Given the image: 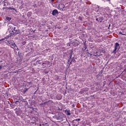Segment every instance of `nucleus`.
Returning a JSON list of instances; mask_svg holds the SVG:
<instances>
[{"instance_id":"18","label":"nucleus","mask_w":126,"mask_h":126,"mask_svg":"<svg viewBox=\"0 0 126 126\" xmlns=\"http://www.w3.org/2000/svg\"><path fill=\"white\" fill-rule=\"evenodd\" d=\"M74 121H76V122H79V121H80V119H75L74 120Z\"/></svg>"},{"instance_id":"12","label":"nucleus","mask_w":126,"mask_h":126,"mask_svg":"<svg viewBox=\"0 0 126 126\" xmlns=\"http://www.w3.org/2000/svg\"><path fill=\"white\" fill-rule=\"evenodd\" d=\"M86 49H87V46H86V44H84V46L83 48L82 49L83 51H85V50H86Z\"/></svg>"},{"instance_id":"5","label":"nucleus","mask_w":126,"mask_h":126,"mask_svg":"<svg viewBox=\"0 0 126 126\" xmlns=\"http://www.w3.org/2000/svg\"><path fill=\"white\" fill-rule=\"evenodd\" d=\"M94 10L96 12H98L99 11V6L97 5H95L94 6Z\"/></svg>"},{"instance_id":"20","label":"nucleus","mask_w":126,"mask_h":126,"mask_svg":"<svg viewBox=\"0 0 126 126\" xmlns=\"http://www.w3.org/2000/svg\"><path fill=\"white\" fill-rule=\"evenodd\" d=\"M43 66H46V63H42Z\"/></svg>"},{"instance_id":"17","label":"nucleus","mask_w":126,"mask_h":126,"mask_svg":"<svg viewBox=\"0 0 126 126\" xmlns=\"http://www.w3.org/2000/svg\"><path fill=\"white\" fill-rule=\"evenodd\" d=\"M95 20H96V21H100V20H101V18H99L98 19V18H96V19H95Z\"/></svg>"},{"instance_id":"7","label":"nucleus","mask_w":126,"mask_h":126,"mask_svg":"<svg viewBox=\"0 0 126 126\" xmlns=\"http://www.w3.org/2000/svg\"><path fill=\"white\" fill-rule=\"evenodd\" d=\"M65 113L67 114V116H70L71 114L70 113V110H65Z\"/></svg>"},{"instance_id":"8","label":"nucleus","mask_w":126,"mask_h":126,"mask_svg":"<svg viewBox=\"0 0 126 126\" xmlns=\"http://www.w3.org/2000/svg\"><path fill=\"white\" fill-rule=\"evenodd\" d=\"M59 7L61 8V9H63V8H65L64 4H59Z\"/></svg>"},{"instance_id":"28","label":"nucleus","mask_w":126,"mask_h":126,"mask_svg":"<svg viewBox=\"0 0 126 126\" xmlns=\"http://www.w3.org/2000/svg\"><path fill=\"white\" fill-rule=\"evenodd\" d=\"M109 1H110V0H108Z\"/></svg>"},{"instance_id":"26","label":"nucleus","mask_w":126,"mask_h":126,"mask_svg":"<svg viewBox=\"0 0 126 126\" xmlns=\"http://www.w3.org/2000/svg\"><path fill=\"white\" fill-rule=\"evenodd\" d=\"M54 0H51V1H54Z\"/></svg>"},{"instance_id":"10","label":"nucleus","mask_w":126,"mask_h":126,"mask_svg":"<svg viewBox=\"0 0 126 126\" xmlns=\"http://www.w3.org/2000/svg\"><path fill=\"white\" fill-rule=\"evenodd\" d=\"M57 98L58 99V100H62V95L61 94H58L57 96Z\"/></svg>"},{"instance_id":"24","label":"nucleus","mask_w":126,"mask_h":126,"mask_svg":"<svg viewBox=\"0 0 126 126\" xmlns=\"http://www.w3.org/2000/svg\"><path fill=\"white\" fill-rule=\"evenodd\" d=\"M98 55H94L95 57H98Z\"/></svg>"},{"instance_id":"21","label":"nucleus","mask_w":126,"mask_h":126,"mask_svg":"<svg viewBox=\"0 0 126 126\" xmlns=\"http://www.w3.org/2000/svg\"><path fill=\"white\" fill-rule=\"evenodd\" d=\"M12 29H13V30H14V31H15V27H13Z\"/></svg>"},{"instance_id":"27","label":"nucleus","mask_w":126,"mask_h":126,"mask_svg":"<svg viewBox=\"0 0 126 126\" xmlns=\"http://www.w3.org/2000/svg\"><path fill=\"white\" fill-rule=\"evenodd\" d=\"M47 63H50L49 62H47Z\"/></svg>"},{"instance_id":"15","label":"nucleus","mask_w":126,"mask_h":126,"mask_svg":"<svg viewBox=\"0 0 126 126\" xmlns=\"http://www.w3.org/2000/svg\"><path fill=\"white\" fill-rule=\"evenodd\" d=\"M9 9H10V10H15V8H13V7H9Z\"/></svg>"},{"instance_id":"25","label":"nucleus","mask_w":126,"mask_h":126,"mask_svg":"<svg viewBox=\"0 0 126 126\" xmlns=\"http://www.w3.org/2000/svg\"><path fill=\"white\" fill-rule=\"evenodd\" d=\"M2 68V67H1V65L0 66V69H1Z\"/></svg>"},{"instance_id":"22","label":"nucleus","mask_w":126,"mask_h":126,"mask_svg":"<svg viewBox=\"0 0 126 126\" xmlns=\"http://www.w3.org/2000/svg\"><path fill=\"white\" fill-rule=\"evenodd\" d=\"M72 108H74V107H75V105H74V104H73V105H72Z\"/></svg>"},{"instance_id":"3","label":"nucleus","mask_w":126,"mask_h":126,"mask_svg":"<svg viewBox=\"0 0 126 126\" xmlns=\"http://www.w3.org/2000/svg\"><path fill=\"white\" fill-rule=\"evenodd\" d=\"M57 120L63 121L64 119V114L61 113L59 117H57Z\"/></svg>"},{"instance_id":"1","label":"nucleus","mask_w":126,"mask_h":126,"mask_svg":"<svg viewBox=\"0 0 126 126\" xmlns=\"http://www.w3.org/2000/svg\"><path fill=\"white\" fill-rule=\"evenodd\" d=\"M7 43H8V44H10L11 48H14V50L18 51V48L17 47V46H16V44H15V43H14V41H7Z\"/></svg>"},{"instance_id":"4","label":"nucleus","mask_w":126,"mask_h":126,"mask_svg":"<svg viewBox=\"0 0 126 126\" xmlns=\"http://www.w3.org/2000/svg\"><path fill=\"white\" fill-rule=\"evenodd\" d=\"M57 14H59V11L57 9H54L52 11V15H57Z\"/></svg>"},{"instance_id":"13","label":"nucleus","mask_w":126,"mask_h":126,"mask_svg":"<svg viewBox=\"0 0 126 126\" xmlns=\"http://www.w3.org/2000/svg\"><path fill=\"white\" fill-rule=\"evenodd\" d=\"M7 38H8V36H6L5 37H4V38L0 39V42H1L2 41H4V40H5L6 39H7Z\"/></svg>"},{"instance_id":"9","label":"nucleus","mask_w":126,"mask_h":126,"mask_svg":"<svg viewBox=\"0 0 126 126\" xmlns=\"http://www.w3.org/2000/svg\"><path fill=\"white\" fill-rule=\"evenodd\" d=\"M64 7H65V8H66V9L69 8V7H70L69 4H68V3H65L64 4Z\"/></svg>"},{"instance_id":"23","label":"nucleus","mask_w":126,"mask_h":126,"mask_svg":"<svg viewBox=\"0 0 126 126\" xmlns=\"http://www.w3.org/2000/svg\"><path fill=\"white\" fill-rule=\"evenodd\" d=\"M87 54H88V55H90V56H92V55L90 54V53H89V52H88Z\"/></svg>"},{"instance_id":"6","label":"nucleus","mask_w":126,"mask_h":126,"mask_svg":"<svg viewBox=\"0 0 126 126\" xmlns=\"http://www.w3.org/2000/svg\"><path fill=\"white\" fill-rule=\"evenodd\" d=\"M14 33L15 35H17V34H21V32L19 30H17L15 31V32H14Z\"/></svg>"},{"instance_id":"19","label":"nucleus","mask_w":126,"mask_h":126,"mask_svg":"<svg viewBox=\"0 0 126 126\" xmlns=\"http://www.w3.org/2000/svg\"><path fill=\"white\" fill-rule=\"evenodd\" d=\"M119 34H120L121 35H124V36H126L125 34H123V33H122V32H119Z\"/></svg>"},{"instance_id":"2","label":"nucleus","mask_w":126,"mask_h":126,"mask_svg":"<svg viewBox=\"0 0 126 126\" xmlns=\"http://www.w3.org/2000/svg\"><path fill=\"white\" fill-rule=\"evenodd\" d=\"M117 50H120V44L119 43L116 42L114 46V49L113 51V53L116 54V52H117Z\"/></svg>"},{"instance_id":"14","label":"nucleus","mask_w":126,"mask_h":126,"mask_svg":"<svg viewBox=\"0 0 126 126\" xmlns=\"http://www.w3.org/2000/svg\"><path fill=\"white\" fill-rule=\"evenodd\" d=\"M6 19L8 21H10V20H11V18L7 17L6 18Z\"/></svg>"},{"instance_id":"16","label":"nucleus","mask_w":126,"mask_h":126,"mask_svg":"<svg viewBox=\"0 0 126 126\" xmlns=\"http://www.w3.org/2000/svg\"><path fill=\"white\" fill-rule=\"evenodd\" d=\"M51 103H53V101L52 100H49V101L47 102V103L48 105H49V104H50Z\"/></svg>"},{"instance_id":"11","label":"nucleus","mask_w":126,"mask_h":126,"mask_svg":"<svg viewBox=\"0 0 126 126\" xmlns=\"http://www.w3.org/2000/svg\"><path fill=\"white\" fill-rule=\"evenodd\" d=\"M31 15H32V12H29L27 14V16L28 17H31Z\"/></svg>"}]
</instances>
